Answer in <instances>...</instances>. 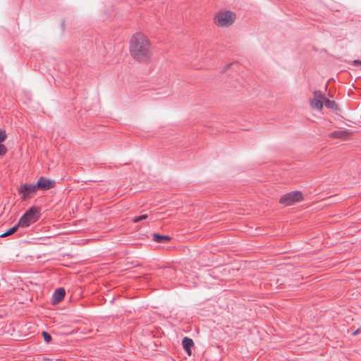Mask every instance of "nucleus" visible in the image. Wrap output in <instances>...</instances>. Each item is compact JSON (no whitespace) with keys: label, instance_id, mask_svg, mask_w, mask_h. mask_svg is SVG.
<instances>
[{"label":"nucleus","instance_id":"obj_1","mask_svg":"<svg viewBox=\"0 0 361 361\" xmlns=\"http://www.w3.org/2000/svg\"><path fill=\"white\" fill-rule=\"evenodd\" d=\"M130 51L132 56L137 61L147 62L151 56L148 39L143 34H135L130 40Z\"/></svg>","mask_w":361,"mask_h":361},{"label":"nucleus","instance_id":"obj_2","mask_svg":"<svg viewBox=\"0 0 361 361\" xmlns=\"http://www.w3.org/2000/svg\"><path fill=\"white\" fill-rule=\"evenodd\" d=\"M39 210L35 207H30L25 213L20 218L18 225L21 227H27L31 224L37 222L39 219Z\"/></svg>","mask_w":361,"mask_h":361},{"label":"nucleus","instance_id":"obj_3","mask_svg":"<svg viewBox=\"0 0 361 361\" xmlns=\"http://www.w3.org/2000/svg\"><path fill=\"white\" fill-rule=\"evenodd\" d=\"M235 18V15L232 11L219 12L215 17V23L219 27H228L233 24Z\"/></svg>","mask_w":361,"mask_h":361},{"label":"nucleus","instance_id":"obj_4","mask_svg":"<svg viewBox=\"0 0 361 361\" xmlns=\"http://www.w3.org/2000/svg\"><path fill=\"white\" fill-rule=\"evenodd\" d=\"M37 189L35 183H25L22 184L18 188V192L20 196V199L23 201L27 200L32 197V196L37 192Z\"/></svg>","mask_w":361,"mask_h":361},{"label":"nucleus","instance_id":"obj_5","mask_svg":"<svg viewBox=\"0 0 361 361\" xmlns=\"http://www.w3.org/2000/svg\"><path fill=\"white\" fill-rule=\"evenodd\" d=\"M303 197L300 191H293L287 193L280 198L279 202L286 206L292 205L302 200Z\"/></svg>","mask_w":361,"mask_h":361},{"label":"nucleus","instance_id":"obj_6","mask_svg":"<svg viewBox=\"0 0 361 361\" xmlns=\"http://www.w3.org/2000/svg\"><path fill=\"white\" fill-rule=\"evenodd\" d=\"M56 182L44 176H40L35 183L37 190L46 191L54 188Z\"/></svg>","mask_w":361,"mask_h":361},{"label":"nucleus","instance_id":"obj_7","mask_svg":"<svg viewBox=\"0 0 361 361\" xmlns=\"http://www.w3.org/2000/svg\"><path fill=\"white\" fill-rule=\"evenodd\" d=\"M324 95L321 91L315 90L314 97L310 100V106L317 110L321 111L323 109V99Z\"/></svg>","mask_w":361,"mask_h":361},{"label":"nucleus","instance_id":"obj_8","mask_svg":"<svg viewBox=\"0 0 361 361\" xmlns=\"http://www.w3.org/2000/svg\"><path fill=\"white\" fill-rule=\"evenodd\" d=\"M350 136L348 130H336L329 134L331 138H338L341 140H347Z\"/></svg>","mask_w":361,"mask_h":361},{"label":"nucleus","instance_id":"obj_9","mask_svg":"<svg viewBox=\"0 0 361 361\" xmlns=\"http://www.w3.org/2000/svg\"><path fill=\"white\" fill-rule=\"evenodd\" d=\"M183 348L188 355H191L192 347L194 345L192 339L188 337H184L182 341Z\"/></svg>","mask_w":361,"mask_h":361},{"label":"nucleus","instance_id":"obj_10","mask_svg":"<svg viewBox=\"0 0 361 361\" xmlns=\"http://www.w3.org/2000/svg\"><path fill=\"white\" fill-rule=\"evenodd\" d=\"M66 292L63 288H57L53 295L52 300L54 303L61 302L65 297Z\"/></svg>","mask_w":361,"mask_h":361},{"label":"nucleus","instance_id":"obj_11","mask_svg":"<svg viewBox=\"0 0 361 361\" xmlns=\"http://www.w3.org/2000/svg\"><path fill=\"white\" fill-rule=\"evenodd\" d=\"M170 239L171 238L169 235H160L157 233L153 234V240L157 243H162L170 240Z\"/></svg>","mask_w":361,"mask_h":361},{"label":"nucleus","instance_id":"obj_12","mask_svg":"<svg viewBox=\"0 0 361 361\" xmlns=\"http://www.w3.org/2000/svg\"><path fill=\"white\" fill-rule=\"evenodd\" d=\"M325 106L326 108L330 109H336L337 104L334 101L330 100L324 97L323 99V106Z\"/></svg>","mask_w":361,"mask_h":361},{"label":"nucleus","instance_id":"obj_13","mask_svg":"<svg viewBox=\"0 0 361 361\" xmlns=\"http://www.w3.org/2000/svg\"><path fill=\"white\" fill-rule=\"evenodd\" d=\"M18 227H20V226L18 225V224H17L16 225H15L14 226L9 228L6 232H4V233L1 234L0 238H4V237H6V236L13 234L15 232H16Z\"/></svg>","mask_w":361,"mask_h":361},{"label":"nucleus","instance_id":"obj_14","mask_svg":"<svg viewBox=\"0 0 361 361\" xmlns=\"http://www.w3.org/2000/svg\"><path fill=\"white\" fill-rule=\"evenodd\" d=\"M148 217L147 214H142L138 216H135L133 219V221L137 223L141 221L142 220L146 219Z\"/></svg>","mask_w":361,"mask_h":361},{"label":"nucleus","instance_id":"obj_15","mask_svg":"<svg viewBox=\"0 0 361 361\" xmlns=\"http://www.w3.org/2000/svg\"><path fill=\"white\" fill-rule=\"evenodd\" d=\"M42 336L45 342L49 343V341H51V336L49 333L43 331Z\"/></svg>","mask_w":361,"mask_h":361},{"label":"nucleus","instance_id":"obj_16","mask_svg":"<svg viewBox=\"0 0 361 361\" xmlns=\"http://www.w3.org/2000/svg\"><path fill=\"white\" fill-rule=\"evenodd\" d=\"M6 138V133L4 130L0 128V143L5 140Z\"/></svg>","mask_w":361,"mask_h":361},{"label":"nucleus","instance_id":"obj_17","mask_svg":"<svg viewBox=\"0 0 361 361\" xmlns=\"http://www.w3.org/2000/svg\"><path fill=\"white\" fill-rule=\"evenodd\" d=\"M7 152V148L4 145L0 143V156L4 155Z\"/></svg>","mask_w":361,"mask_h":361},{"label":"nucleus","instance_id":"obj_18","mask_svg":"<svg viewBox=\"0 0 361 361\" xmlns=\"http://www.w3.org/2000/svg\"><path fill=\"white\" fill-rule=\"evenodd\" d=\"M360 332V329H357L356 331H355L353 333V335H356L358 333Z\"/></svg>","mask_w":361,"mask_h":361},{"label":"nucleus","instance_id":"obj_19","mask_svg":"<svg viewBox=\"0 0 361 361\" xmlns=\"http://www.w3.org/2000/svg\"><path fill=\"white\" fill-rule=\"evenodd\" d=\"M360 62H361V61H360V60H355V61H354V63H359V64H360Z\"/></svg>","mask_w":361,"mask_h":361},{"label":"nucleus","instance_id":"obj_20","mask_svg":"<svg viewBox=\"0 0 361 361\" xmlns=\"http://www.w3.org/2000/svg\"><path fill=\"white\" fill-rule=\"evenodd\" d=\"M231 66V64H228V65L226 67V68L224 69V71H226V70L229 66Z\"/></svg>","mask_w":361,"mask_h":361},{"label":"nucleus","instance_id":"obj_21","mask_svg":"<svg viewBox=\"0 0 361 361\" xmlns=\"http://www.w3.org/2000/svg\"><path fill=\"white\" fill-rule=\"evenodd\" d=\"M360 64H361V62H360Z\"/></svg>","mask_w":361,"mask_h":361}]
</instances>
